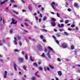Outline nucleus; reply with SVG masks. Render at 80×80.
I'll return each instance as SVG.
<instances>
[{
  "label": "nucleus",
  "mask_w": 80,
  "mask_h": 80,
  "mask_svg": "<svg viewBox=\"0 0 80 80\" xmlns=\"http://www.w3.org/2000/svg\"><path fill=\"white\" fill-rule=\"evenodd\" d=\"M58 61V62H61V59H60V58H58V59H57Z\"/></svg>",
  "instance_id": "ea45409f"
},
{
  "label": "nucleus",
  "mask_w": 80,
  "mask_h": 80,
  "mask_svg": "<svg viewBox=\"0 0 80 80\" xmlns=\"http://www.w3.org/2000/svg\"><path fill=\"white\" fill-rule=\"evenodd\" d=\"M18 60L20 62H22L23 61V58H19L18 59Z\"/></svg>",
  "instance_id": "1a4fd4ad"
},
{
  "label": "nucleus",
  "mask_w": 80,
  "mask_h": 80,
  "mask_svg": "<svg viewBox=\"0 0 80 80\" xmlns=\"http://www.w3.org/2000/svg\"><path fill=\"white\" fill-rule=\"evenodd\" d=\"M52 4H53V5H55V2H52Z\"/></svg>",
  "instance_id": "e2e57ef3"
},
{
  "label": "nucleus",
  "mask_w": 80,
  "mask_h": 80,
  "mask_svg": "<svg viewBox=\"0 0 80 80\" xmlns=\"http://www.w3.org/2000/svg\"><path fill=\"white\" fill-rule=\"evenodd\" d=\"M50 68L48 67H47V70H48V71L49 70H50Z\"/></svg>",
  "instance_id": "37998d69"
},
{
  "label": "nucleus",
  "mask_w": 80,
  "mask_h": 80,
  "mask_svg": "<svg viewBox=\"0 0 80 80\" xmlns=\"http://www.w3.org/2000/svg\"><path fill=\"white\" fill-rule=\"evenodd\" d=\"M4 21H5V20H4V19H2V22L3 24H4V23H5Z\"/></svg>",
  "instance_id": "0e129e2a"
},
{
  "label": "nucleus",
  "mask_w": 80,
  "mask_h": 80,
  "mask_svg": "<svg viewBox=\"0 0 80 80\" xmlns=\"http://www.w3.org/2000/svg\"><path fill=\"white\" fill-rule=\"evenodd\" d=\"M76 29L77 30H78V27H76Z\"/></svg>",
  "instance_id": "338daca9"
},
{
  "label": "nucleus",
  "mask_w": 80,
  "mask_h": 80,
  "mask_svg": "<svg viewBox=\"0 0 80 80\" xmlns=\"http://www.w3.org/2000/svg\"><path fill=\"white\" fill-rule=\"evenodd\" d=\"M38 22H41V19L40 18H39L38 20Z\"/></svg>",
  "instance_id": "5fc2aeb1"
},
{
  "label": "nucleus",
  "mask_w": 80,
  "mask_h": 80,
  "mask_svg": "<svg viewBox=\"0 0 80 80\" xmlns=\"http://www.w3.org/2000/svg\"><path fill=\"white\" fill-rule=\"evenodd\" d=\"M28 39H29V40H32V38H31L30 37H28Z\"/></svg>",
  "instance_id": "680f3d73"
},
{
  "label": "nucleus",
  "mask_w": 80,
  "mask_h": 80,
  "mask_svg": "<svg viewBox=\"0 0 80 80\" xmlns=\"http://www.w3.org/2000/svg\"><path fill=\"white\" fill-rule=\"evenodd\" d=\"M25 58L26 60H27V59H28V55H27V54L25 55Z\"/></svg>",
  "instance_id": "bb28decb"
},
{
  "label": "nucleus",
  "mask_w": 80,
  "mask_h": 80,
  "mask_svg": "<svg viewBox=\"0 0 80 80\" xmlns=\"http://www.w3.org/2000/svg\"><path fill=\"white\" fill-rule=\"evenodd\" d=\"M22 68L24 70H27V67L25 66V65H23Z\"/></svg>",
  "instance_id": "f8f14e48"
},
{
  "label": "nucleus",
  "mask_w": 80,
  "mask_h": 80,
  "mask_svg": "<svg viewBox=\"0 0 80 80\" xmlns=\"http://www.w3.org/2000/svg\"><path fill=\"white\" fill-rule=\"evenodd\" d=\"M48 66L51 69H53L54 68V66L51 65V64H49Z\"/></svg>",
  "instance_id": "9d476101"
},
{
  "label": "nucleus",
  "mask_w": 80,
  "mask_h": 80,
  "mask_svg": "<svg viewBox=\"0 0 80 80\" xmlns=\"http://www.w3.org/2000/svg\"><path fill=\"white\" fill-rule=\"evenodd\" d=\"M57 17H60V16L59 15V14H58V13H57Z\"/></svg>",
  "instance_id": "49530a36"
},
{
  "label": "nucleus",
  "mask_w": 80,
  "mask_h": 80,
  "mask_svg": "<svg viewBox=\"0 0 80 80\" xmlns=\"http://www.w3.org/2000/svg\"><path fill=\"white\" fill-rule=\"evenodd\" d=\"M38 8H40V7H42V5H38Z\"/></svg>",
  "instance_id": "603ef678"
},
{
  "label": "nucleus",
  "mask_w": 80,
  "mask_h": 80,
  "mask_svg": "<svg viewBox=\"0 0 80 80\" xmlns=\"http://www.w3.org/2000/svg\"><path fill=\"white\" fill-rule=\"evenodd\" d=\"M61 27H64V24L63 23L61 24Z\"/></svg>",
  "instance_id": "58836bf2"
},
{
  "label": "nucleus",
  "mask_w": 80,
  "mask_h": 80,
  "mask_svg": "<svg viewBox=\"0 0 80 80\" xmlns=\"http://www.w3.org/2000/svg\"><path fill=\"white\" fill-rule=\"evenodd\" d=\"M75 24H72L71 25V27H72V28H73V27H75Z\"/></svg>",
  "instance_id": "f704fd0d"
},
{
  "label": "nucleus",
  "mask_w": 80,
  "mask_h": 80,
  "mask_svg": "<svg viewBox=\"0 0 80 80\" xmlns=\"http://www.w3.org/2000/svg\"><path fill=\"white\" fill-rule=\"evenodd\" d=\"M13 7H14L17 8V5H14L13 6Z\"/></svg>",
  "instance_id": "774afa93"
},
{
  "label": "nucleus",
  "mask_w": 80,
  "mask_h": 80,
  "mask_svg": "<svg viewBox=\"0 0 80 80\" xmlns=\"http://www.w3.org/2000/svg\"><path fill=\"white\" fill-rule=\"evenodd\" d=\"M42 62H40V61H39V62H38V63L39 64V65H40V64H41Z\"/></svg>",
  "instance_id": "6e6d98bb"
},
{
  "label": "nucleus",
  "mask_w": 80,
  "mask_h": 80,
  "mask_svg": "<svg viewBox=\"0 0 80 80\" xmlns=\"http://www.w3.org/2000/svg\"><path fill=\"white\" fill-rule=\"evenodd\" d=\"M48 48L50 50H51V51H53V49H52L50 47H49Z\"/></svg>",
  "instance_id": "393cba45"
},
{
  "label": "nucleus",
  "mask_w": 80,
  "mask_h": 80,
  "mask_svg": "<svg viewBox=\"0 0 80 80\" xmlns=\"http://www.w3.org/2000/svg\"><path fill=\"white\" fill-rule=\"evenodd\" d=\"M18 40H20L21 38V37H20V36H19L18 37Z\"/></svg>",
  "instance_id": "09e8293b"
},
{
  "label": "nucleus",
  "mask_w": 80,
  "mask_h": 80,
  "mask_svg": "<svg viewBox=\"0 0 80 80\" xmlns=\"http://www.w3.org/2000/svg\"><path fill=\"white\" fill-rule=\"evenodd\" d=\"M42 57H45V53H42L41 55Z\"/></svg>",
  "instance_id": "72a5a7b5"
},
{
  "label": "nucleus",
  "mask_w": 80,
  "mask_h": 80,
  "mask_svg": "<svg viewBox=\"0 0 80 80\" xmlns=\"http://www.w3.org/2000/svg\"><path fill=\"white\" fill-rule=\"evenodd\" d=\"M24 24L26 26H27L28 27L29 26V25H28V24H27V23H26V22H25Z\"/></svg>",
  "instance_id": "052dcab7"
},
{
  "label": "nucleus",
  "mask_w": 80,
  "mask_h": 80,
  "mask_svg": "<svg viewBox=\"0 0 80 80\" xmlns=\"http://www.w3.org/2000/svg\"><path fill=\"white\" fill-rule=\"evenodd\" d=\"M8 1V0H4V1L1 2L0 3L1 5H3V4H5V2Z\"/></svg>",
  "instance_id": "423d86ee"
},
{
  "label": "nucleus",
  "mask_w": 80,
  "mask_h": 80,
  "mask_svg": "<svg viewBox=\"0 0 80 80\" xmlns=\"http://www.w3.org/2000/svg\"><path fill=\"white\" fill-rule=\"evenodd\" d=\"M21 53L22 55H25V52L23 51H22Z\"/></svg>",
  "instance_id": "473e14b6"
},
{
  "label": "nucleus",
  "mask_w": 80,
  "mask_h": 80,
  "mask_svg": "<svg viewBox=\"0 0 80 80\" xmlns=\"http://www.w3.org/2000/svg\"><path fill=\"white\" fill-rule=\"evenodd\" d=\"M19 44L20 46H22V42L20 41L19 42Z\"/></svg>",
  "instance_id": "7c9ffc66"
},
{
  "label": "nucleus",
  "mask_w": 80,
  "mask_h": 80,
  "mask_svg": "<svg viewBox=\"0 0 80 80\" xmlns=\"http://www.w3.org/2000/svg\"><path fill=\"white\" fill-rule=\"evenodd\" d=\"M14 42L15 43V45H17V38H14Z\"/></svg>",
  "instance_id": "6e6552de"
},
{
  "label": "nucleus",
  "mask_w": 80,
  "mask_h": 80,
  "mask_svg": "<svg viewBox=\"0 0 80 80\" xmlns=\"http://www.w3.org/2000/svg\"><path fill=\"white\" fill-rule=\"evenodd\" d=\"M52 38L54 39V40H57V38L54 35L52 36Z\"/></svg>",
  "instance_id": "aec40b11"
},
{
  "label": "nucleus",
  "mask_w": 80,
  "mask_h": 80,
  "mask_svg": "<svg viewBox=\"0 0 80 80\" xmlns=\"http://www.w3.org/2000/svg\"><path fill=\"white\" fill-rule=\"evenodd\" d=\"M71 50H74V49L75 48H74V46H73V45H71Z\"/></svg>",
  "instance_id": "dca6fc26"
},
{
  "label": "nucleus",
  "mask_w": 80,
  "mask_h": 80,
  "mask_svg": "<svg viewBox=\"0 0 80 80\" xmlns=\"http://www.w3.org/2000/svg\"><path fill=\"white\" fill-rule=\"evenodd\" d=\"M70 22V21H69V20H66L65 21V23L66 24H67V23H68V22Z\"/></svg>",
  "instance_id": "4be33fe9"
},
{
  "label": "nucleus",
  "mask_w": 80,
  "mask_h": 80,
  "mask_svg": "<svg viewBox=\"0 0 80 80\" xmlns=\"http://www.w3.org/2000/svg\"><path fill=\"white\" fill-rule=\"evenodd\" d=\"M42 27L43 28H46V27H45V25H43L42 26Z\"/></svg>",
  "instance_id": "69168bd1"
},
{
  "label": "nucleus",
  "mask_w": 80,
  "mask_h": 80,
  "mask_svg": "<svg viewBox=\"0 0 80 80\" xmlns=\"http://www.w3.org/2000/svg\"><path fill=\"white\" fill-rule=\"evenodd\" d=\"M64 33L66 35H69V34L67 32H64Z\"/></svg>",
  "instance_id": "cd10ccee"
},
{
  "label": "nucleus",
  "mask_w": 80,
  "mask_h": 80,
  "mask_svg": "<svg viewBox=\"0 0 80 80\" xmlns=\"http://www.w3.org/2000/svg\"><path fill=\"white\" fill-rule=\"evenodd\" d=\"M58 27H59V28H61V26L60 24H58Z\"/></svg>",
  "instance_id": "79ce46f5"
},
{
  "label": "nucleus",
  "mask_w": 80,
  "mask_h": 80,
  "mask_svg": "<svg viewBox=\"0 0 80 80\" xmlns=\"http://www.w3.org/2000/svg\"><path fill=\"white\" fill-rule=\"evenodd\" d=\"M14 68L16 71H17V65L15 63H14Z\"/></svg>",
  "instance_id": "0eeeda50"
},
{
  "label": "nucleus",
  "mask_w": 80,
  "mask_h": 80,
  "mask_svg": "<svg viewBox=\"0 0 80 80\" xmlns=\"http://www.w3.org/2000/svg\"><path fill=\"white\" fill-rule=\"evenodd\" d=\"M11 20H12V22H15V20L13 18H12L11 19Z\"/></svg>",
  "instance_id": "c9c22d12"
},
{
  "label": "nucleus",
  "mask_w": 80,
  "mask_h": 80,
  "mask_svg": "<svg viewBox=\"0 0 80 80\" xmlns=\"http://www.w3.org/2000/svg\"><path fill=\"white\" fill-rule=\"evenodd\" d=\"M31 80H35V77L34 76L31 78Z\"/></svg>",
  "instance_id": "c85d7f7f"
},
{
  "label": "nucleus",
  "mask_w": 80,
  "mask_h": 80,
  "mask_svg": "<svg viewBox=\"0 0 80 80\" xmlns=\"http://www.w3.org/2000/svg\"><path fill=\"white\" fill-rule=\"evenodd\" d=\"M14 52H19V51L17 49H16L14 50Z\"/></svg>",
  "instance_id": "a19ab883"
},
{
  "label": "nucleus",
  "mask_w": 80,
  "mask_h": 80,
  "mask_svg": "<svg viewBox=\"0 0 80 80\" xmlns=\"http://www.w3.org/2000/svg\"><path fill=\"white\" fill-rule=\"evenodd\" d=\"M12 12H13V13H15V14H16V15H18V13L16 11H15L13 10H12Z\"/></svg>",
  "instance_id": "4468645a"
},
{
  "label": "nucleus",
  "mask_w": 80,
  "mask_h": 80,
  "mask_svg": "<svg viewBox=\"0 0 80 80\" xmlns=\"http://www.w3.org/2000/svg\"><path fill=\"white\" fill-rule=\"evenodd\" d=\"M50 51H48V52L47 53V57H48L49 58H50Z\"/></svg>",
  "instance_id": "7ed1b4c3"
},
{
  "label": "nucleus",
  "mask_w": 80,
  "mask_h": 80,
  "mask_svg": "<svg viewBox=\"0 0 80 80\" xmlns=\"http://www.w3.org/2000/svg\"><path fill=\"white\" fill-rule=\"evenodd\" d=\"M61 47H62V48H67L68 45H67V43H64L62 44Z\"/></svg>",
  "instance_id": "f257e3e1"
},
{
  "label": "nucleus",
  "mask_w": 80,
  "mask_h": 80,
  "mask_svg": "<svg viewBox=\"0 0 80 80\" xmlns=\"http://www.w3.org/2000/svg\"><path fill=\"white\" fill-rule=\"evenodd\" d=\"M52 38L54 39V40H57V38L54 35L52 36Z\"/></svg>",
  "instance_id": "a211bd4d"
},
{
  "label": "nucleus",
  "mask_w": 80,
  "mask_h": 80,
  "mask_svg": "<svg viewBox=\"0 0 80 80\" xmlns=\"http://www.w3.org/2000/svg\"><path fill=\"white\" fill-rule=\"evenodd\" d=\"M52 38L54 39V40H57V38L54 35L52 36Z\"/></svg>",
  "instance_id": "6ab92c4d"
},
{
  "label": "nucleus",
  "mask_w": 80,
  "mask_h": 80,
  "mask_svg": "<svg viewBox=\"0 0 80 80\" xmlns=\"http://www.w3.org/2000/svg\"><path fill=\"white\" fill-rule=\"evenodd\" d=\"M68 30H69V31H72V29H71V28H68Z\"/></svg>",
  "instance_id": "3c124183"
},
{
  "label": "nucleus",
  "mask_w": 80,
  "mask_h": 80,
  "mask_svg": "<svg viewBox=\"0 0 80 80\" xmlns=\"http://www.w3.org/2000/svg\"><path fill=\"white\" fill-rule=\"evenodd\" d=\"M43 31H44V32H47V30H46V29H43Z\"/></svg>",
  "instance_id": "bf43d9fd"
},
{
  "label": "nucleus",
  "mask_w": 80,
  "mask_h": 80,
  "mask_svg": "<svg viewBox=\"0 0 80 80\" xmlns=\"http://www.w3.org/2000/svg\"><path fill=\"white\" fill-rule=\"evenodd\" d=\"M41 39H42V38H43V36L42 35H41L39 37Z\"/></svg>",
  "instance_id": "c756f323"
},
{
  "label": "nucleus",
  "mask_w": 80,
  "mask_h": 80,
  "mask_svg": "<svg viewBox=\"0 0 80 80\" xmlns=\"http://www.w3.org/2000/svg\"><path fill=\"white\" fill-rule=\"evenodd\" d=\"M47 19V17L45 16L43 18L42 20L43 21H45V20Z\"/></svg>",
  "instance_id": "f3484780"
},
{
  "label": "nucleus",
  "mask_w": 80,
  "mask_h": 80,
  "mask_svg": "<svg viewBox=\"0 0 80 80\" xmlns=\"http://www.w3.org/2000/svg\"><path fill=\"white\" fill-rule=\"evenodd\" d=\"M44 69L45 71H47V68H46V67H45L44 68Z\"/></svg>",
  "instance_id": "864d4df0"
},
{
  "label": "nucleus",
  "mask_w": 80,
  "mask_h": 80,
  "mask_svg": "<svg viewBox=\"0 0 80 80\" xmlns=\"http://www.w3.org/2000/svg\"><path fill=\"white\" fill-rule=\"evenodd\" d=\"M33 64L34 66H35V67H38V65H37V64L36 63H33Z\"/></svg>",
  "instance_id": "b1692460"
},
{
  "label": "nucleus",
  "mask_w": 80,
  "mask_h": 80,
  "mask_svg": "<svg viewBox=\"0 0 80 80\" xmlns=\"http://www.w3.org/2000/svg\"><path fill=\"white\" fill-rule=\"evenodd\" d=\"M57 73H58V75L59 76H62V71H58L57 72Z\"/></svg>",
  "instance_id": "39448f33"
},
{
  "label": "nucleus",
  "mask_w": 80,
  "mask_h": 80,
  "mask_svg": "<svg viewBox=\"0 0 80 80\" xmlns=\"http://www.w3.org/2000/svg\"><path fill=\"white\" fill-rule=\"evenodd\" d=\"M25 22H30V21L28 20H27V19H25Z\"/></svg>",
  "instance_id": "8fccbe9b"
},
{
  "label": "nucleus",
  "mask_w": 80,
  "mask_h": 80,
  "mask_svg": "<svg viewBox=\"0 0 80 80\" xmlns=\"http://www.w3.org/2000/svg\"><path fill=\"white\" fill-rule=\"evenodd\" d=\"M10 1H11V2L12 3H15V1L13 0H10Z\"/></svg>",
  "instance_id": "a18cd8bd"
},
{
  "label": "nucleus",
  "mask_w": 80,
  "mask_h": 80,
  "mask_svg": "<svg viewBox=\"0 0 80 80\" xmlns=\"http://www.w3.org/2000/svg\"><path fill=\"white\" fill-rule=\"evenodd\" d=\"M44 51L45 53H47V49L46 48H45Z\"/></svg>",
  "instance_id": "2f4dec72"
},
{
  "label": "nucleus",
  "mask_w": 80,
  "mask_h": 80,
  "mask_svg": "<svg viewBox=\"0 0 80 80\" xmlns=\"http://www.w3.org/2000/svg\"><path fill=\"white\" fill-rule=\"evenodd\" d=\"M38 69L39 70H43V68L41 67H39Z\"/></svg>",
  "instance_id": "a878e982"
},
{
  "label": "nucleus",
  "mask_w": 80,
  "mask_h": 80,
  "mask_svg": "<svg viewBox=\"0 0 80 80\" xmlns=\"http://www.w3.org/2000/svg\"><path fill=\"white\" fill-rule=\"evenodd\" d=\"M54 41H55V42H56L58 45H59V41H58V40H54Z\"/></svg>",
  "instance_id": "5701e85b"
},
{
  "label": "nucleus",
  "mask_w": 80,
  "mask_h": 80,
  "mask_svg": "<svg viewBox=\"0 0 80 80\" xmlns=\"http://www.w3.org/2000/svg\"><path fill=\"white\" fill-rule=\"evenodd\" d=\"M10 32L11 33H12V32H13V31L12 30H10Z\"/></svg>",
  "instance_id": "4d7b16f0"
},
{
  "label": "nucleus",
  "mask_w": 80,
  "mask_h": 80,
  "mask_svg": "<svg viewBox=\"0 0 80 80\" xmlns=\"http://www.w3.org/2000/svg\"><path fill=\"white\" fill-rule=\"evenodd\" d=\"M74 7L76 8H78V4L77 3H75L74 4Z\"/></svg>",
  "instance_id": "20e7f679"
},
{
  "label": "nucleus",
  "mask_w": 80,
  "mask_h": 80,
  "mask_svg": "<svg viewBox=\"0 0 80 80\" xmlns=\"http://www.w3.org/2000/svg\"><path fill=\"white\" fill-rule=\"evenodd\" d=\"M38 48L39 50L42 49V45H40V44H38Z\"/></svg>",
  "instance_id": "9b49d317"
},
{
  "label": "nucleus",
  "mask_w": 80,
  "mask_h": 80,
  "mask_svg": "<svg viewBox=\"0 0 80 80\" xmlns=\"http://www.w3.org/2000/svg\"><path fill=\"white\" fill-rule=\"evenodd\" d=\"M51 5L53 9V10H55V8L54 6H53V5L52 4H51Z\"/></svg>",
  "instance_id": "4c0bfd02"
},
{
  "label": "nucleus",
  "mask_w": 80,
  "mask_h": 80,
  "mask_svg": "<svg viewBox=\"0 0 80 80\" xmlns=\"http://www.w3.org/2000/svg\"><path fill=\"white\" fill-rule=\"evenodd\" d=\"M17 21H16L14 22H13V24L16 25V24H17Z\"/></svg>",
  "instance_id": "c03bdc74"
},
{
  "label": "nucleus",
  "mask_w": 80,
  "mask_h": 80,
  "mask_svg": "<svg viewBox=\"0 0 80 80\" xmlns=\"http://www.w3.org/2000/svg\"><path fill=\"white\" fill-rule=\"evenodd\" d=\"M68 12H71V11H72V10L71 9L69 8L68 9Z\"/></svg>",
  "instance_id": "e433bc0d"
},
{
  "label": "nucleus",
  "mask_w": 80,
  "mask_h": 80,
  "mask_svg": "<svg viewBox=\"0 0 80 80\" xmlns=\"http://www.w3.org/2000/svg\"><path fill=\"white\" fill-rule=\"evenodd\" d=\"M51 20L53 22H55L56 21V19H55V18H52L51 19Z\"/></svg>",
  "instance_id": "2eb2a0df"
},
{
  "label": "nucleus",
  "mask_w": 80,
  "mask_h": 80,
  "mask_svg": "<svg viewBox=\"0 0 80 80\" xmlns=\"http://www.w3.org/2000/svg\"><path fill=\"white\" fill-rule=\"evenodd\" d=\"M57 36L58 37H60L61 36L60 34L59 33H57Z\"/></svg>",
  "instance_id": "412c9836"
},
{
  "label": "nucleus",
  "mask_w": 80,
  "mask_h": 80,
  "mask_svg": "<svg viewBox=\"0 0 80 80\" xmlns=\"http://www.w3.org/2000/svg\"><path fill=\"white\" fill-rule=\"evenodd\" d=\"M35 75H36V77H37L38 78H39V77H40V76H39V75H37L36 74Z\"/></svg>",
  "instance_id": "13d9d810"
},
{
  "label": "nucleus",
  "mask_w": 80,
  "mask_h": 80,
  "mask_svg": "<svg viewBox=\"0 0 80 80\" xmlns=\"http://www.w3.org/2000/svg\"><path fill=\"white\" fill-rule=\"evenodd\" d=\"M51 24L53 27H55L56 26V24L54 22H52Z\"/></svg>",
  "instance_id": "ddd939ff"
},
{
  "label": "nucleus",
  "mask_w": 80,
  "mask_h": 80,
  "mask_svg": "<svg viewBox=\"0 0 80 80\" xmlns=\"http://www.w3.org/2000/svg\"><path fill=\"white\" fill-rule=\"evenodd\" d=\"M42 41L43 42H46V40L45 39H43L42 40Z\"/></svg>",
  "instance_id": "de8ad7c7"
},
{
  "label": "nucleus",
  "mask_w": 80,
  "mask_h": 80,
  "mask_svg": "<svg viewBox=\"0 0 80 80\" xmlns=\"http://www.w3.org/2000/svg\"><path fill=\"white\" fill-rule=\"evenodd\" d=\"M5 74L4 75V78H7V71H4Z\"/></svg>",
  "instance_id": "f03ea898"
}]
</instances>
